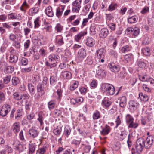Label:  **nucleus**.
<instances>
[{"instance_id": "28", "label": "nucleus", "mask_w": 154, "mask_h": 154, "mask_svg": "<svg viewBox=\"0 0 154 154\" xmlns=\"http://www.w3.org/2000/svg\"><path fill=\"white\" fill-rule=\"evenodd\" d=\"M28 89L30 94L34 95L35 93L34 86L31 83H28L27 85Z\"/></svg>"}, {"instance_id": "7", "label": "nucleus", "mask_w": 154, "mask_h": 154, "mask_svg": "<svg viewBox=\"0 0 154 154\" xmlns=\"http://www.w3.org/2000/svg\"><path fill=\"white\" fill-rule=\"evenodd\" d=\"M109 66L110 70L113 72H118L120 70V66L117 64H115L113 63H109Z\"/></svg>"}, {"instance_id": "32", "label": "nucleus", "mask_w": 154, "mask_h": 154, "mask_svg": "<svg viewBox=\"0 0 154 154\" xmlns=\"http://www.w3.org/2000/svg\"><path fill=\"white\" fill-rule=\"evenodd\" d=\"M110 131V128L109 126H106L101 131V134L102 135H105L109 134Z\"/></svg>"}, {"instance_id": "2", "label": "nucleus", "mask_w": 154, "mask_h": 154, "mask_svg": "<svg viewBox=\"0 0 154 154\" xmlns=\"http://www.w3.org/2000/svg\"><path fill=\"white\" fill-rule=\"evenodd\" d=\"M101 88L102 91L106 94L110 95H113L115 92V90L114 87L109 84L103 83L101 85Z\"/></svg>"}, {"instance_id": "33", "label": "nucleus", "mask_w": 154, "mask_h": 154, "mask_svg": "<svg viewBox=\"0 0 154 154\" xmlns=\"http://www.w3.org/2000/svg\"><path fill=\"white\" fill-rule=\"evenodd\" d=\"M118 7V5L116 3H112L109 6L108 10L111 12L117 9Z\"/></svg>"}, {"instance_id": "25", "label": "nucleus", "mask_w": 154, "mask_h": 154, "mask_svg": "<svg viewBox=\"0 0 154 154\" xmlns=\"http://www.w3.org/2000/svg\"><path fill=\"white\" fill-rule=\"evenodd\" d=\"M126 102L127 99L125 97L122 96L121 97L119 102L120 107L122 108H124L126 106Z\"/></svg>"}, {"instance_id": "22", "label": "nucleus", "mask_w": 154, "mask_h": 154, "mask_svg": "<svg viewBox=\"0 0 154 154\" xmlns=\"http://www.w3.org/2000/svg\"><path fill=\"white\" fill-rule=\"evenodd\" d=\"M14 70V67L13 66H7L5 67L4 72L6 73H11Z\"/></svg>"}, {"instance_id": "19", "label": "nucleus", "mask_w": 154, "mask_h": 154, "mask_svg": "<svg viewBox=\"0 0 154 154\" xmlns=\"http://www.w3.org/2000/svg\"><path fill=\"white\" fill-rule=\"evenodd\" d=\"M56 42L57 45L61 46L64 44L63 37L61 35H57L56 36Z\"/></svg>"}, {"instance_id": "60", "label": "nucleus", "mask_w": 154, "mask_h": 154, "mask_svg": "<svg viewBox=\"0 0 154 154\" xmlns=\"http://www.w3.org/2000/svg\"><path fill=\"white\" fill-rule=\"evenodd\" d=\"M108 27L112 31H114L116 27V24L114 23H110L108 24Z\"/></svg>"}, {"instance_id": "45", "label": "nucleus", "mask_w": 154, "mask_h": 154, "mask_svg": "<svg viewBox=\"0 0 154 154\" xmlns=\"http://www.w3.org/2000/svg\"><path fill=\"white\" fill-rule=\"evenodd\" d=\"M143 53L146 56H149L150 54V50L149 48H143L142 49Z\"/></svg>"}, {"instance_id": "21", "label": "nucleus", "mask_w": 154, "mask_h": 154, "mask_svg": "<svg viewBox=\"0 0 154 154\" xmlns=\"http://www.w3.org/2000/svg\"><path fill=\"white\" fill-rule=\"evenodd\" d=\"M28 132L30 135V137L34 138L36 137L39 133L37 130L34 129H31L29 130Z\"/></svg>"}, {"instance_id": "16", "label": "nucleus", "mask_w": 154, "mask_h": 154, "mask_svg": "<svg viewBox=\"0 0 154 154\" xmlns=\"http://www.w3.org/2000/svg\"><path fill=\"white\" fill-rule=\"evenodd\" d=\"M29 8V6L27 3L26 0L24 1L23 3L20 7V9L21 11L24 13L26 12V10Z\"/></svg>"}, {"instance_id": "62", "label": "nucleus", "mask_w": 154, "mask_h": 154, "mask_svg": "<svg viewBox=\"0 0 154 154\" xmlns=\"http://www.w3.org/2000/svg\"><path fill=\"white\" fill-rule=\"evenodd\" d=\"M127 10V8L126 7H122L119 11V14L121 15H124Z\"/></svg>"}, {"instance_id": "46", "label": "nucleus", "mask_w": 154, "mask_h": 154, "mask_svg": "<svg viewBox=\"0 0 154 154\" xmlns=\"http://www.w3.org/2000/svg\"><path fill=\"white\" fill-rule=\"evenodd\" d=\"M150 42V39L147 36H144L142 42V44L144 45H148Z\"/></svg>"}, {"instance_id": "39", "label": "nucleus", "mask_w": 154, "mask_h": 154, "mask_svg": "<svg viewBox=\"0 0 154 154\" xmlns=\"http://www.w3.org/2000/svg\"><path fill=\"white\" fill-rule=\"evenodd\" d=\"M58 56L55 55L54 54H51L49 56V61L52 62L53 60L57 61L58 60Z\"/></svg>"}, {"instance_id": "31", "label": "nucleus", "mask_w": 154, "mask_h": 154, "mask_svg": "<svg viewBox=\"0 0 154 154\" xmlns=\"http://www.w3.org/2000/svg\"><path fill=\"white\" fill-rule=\"evenodd\" d=\"M72 85L70 86V90L71 91H73L77 88L79 85V82L77 81H73L71 82Z\"/></svg>"}, {"instance_id": "23", "label": "nucleus", "mask_w": 154, "mask_h": 154, "mask_svg": "<svg viewBox=\"0 0 154 154\" xmlns=\"http://www.w3.org/2000/svg\"><path fill=\"white\" fill-rule=\"evenodd\" d=\"M63 111V109L62 108H60L59 109H54L53 111V112L55 116L57 117L60 116H62V114Z\"/></svg>"}, {"instance_id": "41", "label": "nucleus", "mask_w": 154, "mask_h": 154, "mask_svg": "<svg viewBox=\"0 0 154 154\" xmlns=\"http://www.w3.org/2000/svg\"><path fill=\"white\" fill-rule=\"evenodd\" d=\"M71 128L69 126L66 127L64 128V133L67 137H68L70 134Z\"/></svg>"}, {"instance_id": "48", "label": "nucleus", "mask_w": 154, "mask_h": 154, "mask_svg": "<svg viewBox=\"0 0 154 154\" xmlns=\"http://www.w3.org/2000/svg\"><path fill=\"white\" fill-rule=\"evenodd\" d=\"M21 64L22 65H26L28 63V60L26 58L22 57L20 59Z\"/></svg>"}, {"instance_id": "27", "label": "nucleus", "mask_w": 154, "mask_h": 154, "mask_svg": "<svg viewBox=\"0 0 154 154\" xmlns=\"http://www.w3.org/2000/svg\"><path fill=\"white\" fill-rule=\"evenodd\" d=\"M132 47L130 45H126L122 48L121 51L122 53H125L130 51Z\"/></svg>"}, {"instance_id": "50", "label": "nucleus", "mask_w": 154, "mask_h": 154, "mask_svg": "<svg viewBox=\"0 0 154 154\" xmlns=\"http://www.w3.org/2000/svg\"><path fill=\"white\" fill-rule=\"evenodd\" d=\"M61 131V127H57L56 129L53 130V132L55 135H57L60 134Z\"/></svg>"}, {"instance_id": "36", "label": "nucleus", "mask_w": 154, "mask_h": 154, "mask_svg": "<svg viewBox=\"0 0 154 154\" xmlns=\"http://www.w3.org/2000/svg\"><path fill=\"white\" fill-rule=\"evenodd\" d=\"M124 59L127 62L132 61L133 59V56L132 54H127L124 56Z\"/></svg>"}, {"instance_id": "47", "label": "nucleus", "mask_w": 154, "mask_h": 154, "mask_svg": "<svg viewBox=\"0 0 154 154\" xmlns=\"http://www.w3.org/2000/svg\"><path fill=\"white\" fill-rule=\"evenodd\" d=\"M40 21L39 19V18L38 17L36 18L35 19L34 21L35 28H38L40 26Z\"/></svg>"}, {"instance_id": "51", "label": "nucleus", "mask_w": 154, "mask_h": 154, "mask_svg": "<svg viewBox=\"0 0 154 154\" xmlns=\"http://www.w3.org/2000/svg\"><path fill=\"white\" fill-rule=\"evenodd\" d=\"M85 63L88 65H91L93 63V60L91 57H88L85 60Z\"/></svg>"}, {"instance_id": "15", "label": "nucleus", "mask_w": 154, "mask_h": 154, "mask_svg": "<svg viewBox=\"0 0 154 154\" xmlns=\"http://www.w3.org/2000/svg\"><path fill=\"white\" fill-rule=\"evenodd\" d=\"M143 147V146H137V145H135V148H132V153H135L137 152L138 154H140L142 151Z\"/></svg>"}, {"instance_id": "3", "label": "nucleus", "mask_w": 154, "mask_h": 154, "mask_svg": "<svg viewBox=\"0 0 154 154\" xmlns=\"http://www.w3.org/2000/svg\"><path fill=\"white\" fill-rule=\"evenodd\" d=\"M10 110V106L8 104H5L0 109V115L2 117H4L8 114Z\"/></svg>"}, {"instance_id": "18", "label": "nucleus", "mask_w": 154, "mask_h": 154, "mask_svg": "<svg viewBox=\"0 0 154 154\" xmlns=\"http://www.w3.org/2000/svg\"><path fill=\"white\" fill-rule=\"evenodd\" d=\"M138 20V17L135 15L132 16H129L127 19V21L129 23L133 24L137 22Z\"/></svg>"}, {"instance_id": "44", "label": "nucleus", "mask_w": 154, "mask_h": 154, "mask_svg": "<svg viewBox=\"0 0 154 154\" xmlns=\"http://www.w3.org/2000/svg\"><path fill=\"white\" fill-rule=\"evenodd\" d=\"M93 119L94 120H97L100 117V112L98 111H95L92 115Z\"/></svg>"}, {"instance_id": "53", "label": "nucleus", "mask_w": 154, "mask_h": 154, "mask_svg": "<svg viewBox=\"0 0 154 154\" xmlns=\"http://www.w3.org/2000/svg\"><path fill=\"white\" fill-rule=\"evenodd\" d=\"M12 45L17 49H20V42L18 40L15 41L13 43Z\"/></svg>"}, {"instance_id": "63", "label": "nucleus", "mask_w": 154, "mask_h": 154, "mask_svg": "<svg viewBox=\"0 0 154 154\" xmlns=\"http://www.w3.org/2000/svg\"><path fill=\"white\" fill-rule=\"evenodd\" d=\"M105 14L106 15V22H109L113 18V16L111 14Z\"/></svg>"}, {"instance_id": "64", "label": "nucleus", "mask_w": 154, "mask_h": 154, "mask_svg": "<svg viewBox=\"0 0 154 154\" xmlns=\"http://www.w3.org/2000/svg\"><path fill=\"white\" fill-rule=\"evenodd\" d=\"M9 38L10 41L14 42L16 41L15 40L16 39V37L15 34L13 33H11L9 35Z\"/></svg>"}, {"instance_id": "34", "label": "nucleus", "mask_w": 154, "mask_h": 154, "mask_svg": "<svg viewBox=\"0 0 154 154\" xmlns=\"http://www.w3.org/2000/svg\"><path fill=\"white\" fill-rule=\"evenodd\" d=\"M57 77L56 76H51L50 79V85H55L57 81Z\"/></svg>"}, {"instance_id": "59", "label": "nucleus", "mask_w": 154, "mask_h": 154, "mask_svg": "<svg viewBox=\"0 0 154 154\" xmlns=\"http://www.w3.org/2000/svg\"><path fill=\"white\" fill-rule=\"evenodd\" d=\"M55 29L58 32H61L63 29V26L60 24L58 23L57 24Z\"/></svg>"}, {"instance_id": "11", "label": "nucleus", "mask_w": 154, "mask_h": 154, "mask_svg": "<svg viewBox=\"0 0 154 154\" xmlns=\"http://www.w3.org/2000/svg\"><path fill=\"white\" fill-rule=\"evenodd\" d=\"M105 50L103 48H102L98 49L96 51V57L99 59L103 58L104 57Z\"/></svg>"}, {"instance_id": "20", "label": "nucleus", "mask_w": 154, "mask_h": 154, "mask_svg": "<svg viewBox=\"0 0 154 154\" xmlns=\"http://www.w3.org/2000/svg\"><path fill=\"white\" fill-rule=\"evenodd\" d=\"M46 14L49 17H52L54 16V13L52 11V8L51 6L48 7L45 10Z\"/></svg>"}, {"instance_id": "30", "label": "nucleus", "mask_w": 154, "mask_h": 154, "mask_svg": "<svg viewBox=\"0 0 154 154\" xmlns=\"http://www.w3.org/2000/svg\"><path fill=\"white\" fill-rule=\"evenodd\" d=\"M125 120L126 123L128 124L134 121V119L131 115L127 114L125 116Z\"/></svg>"}, {"instance_id": "49", "label": "nucleus", "mask_w": 154, "mask_h": 154, "mask_svg": "<svg viewBox=\"0 0 154 154\" xmlns=\"http://www.w3.org/2000/svg\"><path fill=\"white\" fill-rule=\"evenodd\" d=\"M149 12V7L147 6H144L141 10L140 11L141 13L144 14L147 13Z\"/></svg>"}, {"instance_id": "43", "label": "nucleus", "mask_w": 154, "mask_h": 154, "mask_svg": "<svg viewBox=\"0 0 154 154\" xmlns=\"http://www.w3.org/2000/svg\"><path fill=\"white\" fill-rule=\"evenodd\" d=\"M115 122L116 123V125L114 127L115 129L117 128L118 126L120 125L122 123L121 117L120 116H118L117 117L115 120Z\"/></svg>"}, {"instance_id": "26", "label": "nucleus", "mask_w": 154, "mask_h": 154, "mask_svg": "<svg viewBox=\"0 0 154 154\" xmlns=\"http://www.w3.org/2000/svg\"><path fill=\"white\" fill-rule=\"evenodd\" d=\"M61 75L64 79H70L72 76L71 73L68 71H64L62 72Z\"/></svg>"}, {"instance_id": "24", "label": "nucleus", "mask_w": 154, "mask_h": 154, "mask_svg": "<svg viewBox=\"0 0 154 154\" xmlns=\"http://www.w3.org/2000/svg\"><path fill=\"white\" fill-rule=\"evenodd\" d=\"M20 123L18 122H16L13 125V129L14 132L16 133L20 131Z\"/></svg>"}, {"instance_id": "6", "label": "nucleus", "mask_w": 154, "mask_h": 154, "mask_svg": "<svg viewBox=\"0 0 154 154\" xmlns=\"http://www.w3.org/2000/svg\"><path fill=\"white\" fill-rule=\"evenodd\" d=\"M86 53L85 50L84 48L79 49L77 53V57L80 60H83L86 57Z\"/></svg>"}, {"instance_id": "4", "label": "nucleus", "mask_w": 154, "mask_h": 154, "mask_svg": "<svg viewBox=\"0 0 154 154\" xmlns=\"http://www.w3.org/2000/svg\"><path fill=\"white\" fill-rule=\"evenodd\" d=\"M82 2L81 0H75L72 3V11L78 13L81 8V4Z\"/></svg>"}, {"instance_id": "37", "label": "nucleus", "mask_w": 154, "mask_h": 154, "mask_svg": "<svg viewBox=\"0 0 154 154\" xmlns=\"http://www.w3.org/2000/svg\"><path fill=\"white\" fill-rule=\"evenodd\" d=\"M56 104V101L54 100H51L48 103V106L50 110L54 108Z\"/></svg>"}, {"instance_id": "14", "label": "nucleus", "mask_w": 154, "mask_h": 154, "mask_svg": "<svg viewBox=\"0 0 154 154\" xmlns=\"http://www.w3.org/2000/svg\"><path fill=\"white\" fill-rule=\"evenodd\" d=\"M86 44L88 47H92L95 44V40L91 37H89L87 39Z\"/></svg>"}, {"instance_id": "57", "label": "nucleus", "mask_w": 154, "mask_h": 154, "mask_svg": "<svg viewBox=\"0 0 154 154\" xmlns=\"http://www.w3.org/2000/svg\"><path fill=\"white\" fill-rule=\"evenodd\" d=\"M97 74L98 75L103 77L106 75L105 71L102 69H99L97 71Z\"/></svg>"}, {"instance_id": "52", "label": "nucleus", "mask_w": 154, "mask_h": 154, "mask_svg": "<svg viewBox=\"0 0 154 154\" xmlns=\"http://www.w3.org/2000/svg\"><path fill=\"white\" fill-rule=\"evenodd\" d=\"M38 118H37V120L40 123V125H42L43 124V115L42 113L39 112L38 114Z\"/></svg>"}, {"instance_id": "54", "label": "nucleus", "mask_w": 154, "mask_h": 154, "mask_svg": "<svg viewBox=\"0 0 154 154\" xmlns=\"http://www.w3.org/2000/svg\"><path fill=\"white\" fill-rule=\"evenodd\" d=\"M139 97L140 99H142L144 101L146 102L148 101L149 97L147 96L143 95L142 93H140L139 94Z\"/></svg>"}, {"instance_id": "42", "label": "nucleus", "mask_w": 154, "mask_h": 154, "mask_svg": "<svg viewBox=\"0 0 154 154\" xmlns=\"http://www.w3.org/2000/svg\"><path fill=\"white\" fill-rule=\"evenodd\" d=\"M138 126V124L137 122L134 123V121L128 124V128H136Z\"/></svg>"}, {"instance_id": "12", "label": "nucleus", "mask_w": 154, "mask_h": 154, "mask_svg": "<svg viewBox=\"0 0 154 154\" xmlns=\"http://www.w3.org/2000/svg\"><path fill=\"white\" fill-rule=\"evenodd\" d=\"M112 104L111 102L109 100L107 97H105L102 101L101 104L104 107H109Z\"/></svg>"}, {"instance_id": "40", "label": "nucleus", "mask_w": 154, "mask_h": 154, "mask_svg": "<svg viewBox=\"0 0 154 154\" xmlns=\"http://www.w3.org/2000/svg\"><path fill=\"white\" fill-rule=\"evenodd\" d=\"M35 144H31L29 145V151L28 154H32L33 153L35 150Z\"/></svg>"}, {"instance_id": "17", "label": "nucleus", "mask_w": 154, "mask_h": 154, "mask_svg": "<svg viewBox=\"0 0 154 154\" xmlns=\"http://www.w3.org/2000/svg\"><path fill=\"white\" fill-rule=\"evenodd\" d=\"M64 9V7L63 6L61 7H57L56 8V15L57 18H59L61 17Z\"/></svg>"}, {"instance_id": "58", "label": "nucleus", "mask_w": 154, "mask_h": 154, "mask_svg": "<svg viewBox=\"0 0 154 154\" xmlns=\"http://www.w3.org/2000/svg\"><path fill=\"white\" fill-rule=\"evenodd\" d=\"M11 76H7L3 78V82L5 84H7L10 81Z\"/></svg>"}, {"instance_id": "8", "label": "nucleus", "mask_w": 154, "mask_h": 154, "mask_svg": "<svg viewBox=\"0 0 154 154\" xmlns=\"http://www.w3.org/2000/svg\"><path fill=\"white\" fill-rule=\"evenodd\" d=\"M8 18L9 20L17 19L20 20L22 19V17L19 14H17L12 13L8 14Z\"/></svg>"}, {"instance_id": "35", "label": "nucleus", "mask_w": 154, "mask_h": 154, "mask_svg": "<svg viewBox=\"0 0 154 154\" xmlns=\"http://www.w3.org/2000/svg\"><path fill=\"white\" fill-rule=\"evenodd\" d=\"M12 85H13L16 86L20 83V80L18 77L14 76L11 79Z\"/></svg>"}, {"instance_id": "13", "label": "nucleus", "mask_w": 154, "mask_h": 154, "mask_svg": "<svg viewBox=\"0 0 154 154\" xmlns=\"http://www.w3.org/2000/svg\"><path fill=\"white\" fill-rule=\"evenodd\" d=\"M87 34V31H81L78 34L75 35V40L77 42H79L82 38L83 37Z\"/></svg>"}, {"instance_id": "55", "label": "nucleus", "mask_w": 154, "mask_h": 154, "mask_svg": "<svg viewBox=\"0 0 154 154\" xmlns=\"http://www.w3.org/2000/svg\"><path fill=\"white\" fill-rule=\"evenodd\" d=\"M139 33L140 30L137 27H135L134 28V30L133 31L132 34L133 36H135L139 34Z\"/></svg>"}, {"instance_id": "1", "label": "nucleus", "mask_w": 154, "mask_h": 154, "mask_svg": "<svg viewBox=\"0 0 154 154\" xmlns=\"http://www.w3.org/2000/svg\"><path fill=\"white\" fill-rule=\"evenodd\" d=\"M154 141V137L152 135H149L145 140L142 138L137 139L135 145L144 147L146 149H149L152 146Z\"/></svg>"}, {"instance_id": "9", "label": "nucleus", "mask_w": 154, "mask_h": 154, "mask_svg": "<svg viewBox=\"0 0 154 154\" xmlns=\"http://www.w3.org/2000/svg\"><path fill=\"white\" fill-rule=\"evenodd\" d=\"M129 105L130 109L133 110H136L139 106L138 103L133 100H130L129 102Z\"/></svg>"}, {"instance_id": "38", "label": "nucleus", "mask_w": 154, "mask_h": 154, "mask_svg": "<svg viewBox=\"0 0 154 154\" xmlns=\"http://www.w3.org/2000/svg\"><path fill=\"white\" fill-rule=\"evenodd\" d=\"M39 11V8L38 7L32 8L30 9L29 11V14L30 15H32L33 14L37 13Z\"/></svg>"}, {"instance_id": "5", "label": "nucleus", "mask_w": 154, "mask_h": 154, "mask_svg": "<svg viewBox=\"0 0 154 154\" xmlns=\"http://www.w3.org/2000/svg\"><path fill=\"white\" fill-rule=\"evenodd\" d=\"M42 85L39 83L37 86L38 95L37 96L36 95H35V96L36 98H39L40 97L43 96L45 93V92L44 89L45 86Z\"/></svg>"}, {"instance_id": "29", "label": "nucleus", "mask_w": 154, "mask_h": 154, "mask_svg": "<svg viewBox=\"0 0 154 154\" xmlns=\"http://www.w3.org/2000/svg\"><path fill=\"white\" fill-rule=\"evenodd\" d=\"M18 57L16 55L11 54L9 57V62L10 63H16L17 61Z\"/></svg>"}, {"instance_id": "61", "label": "nucleus", "mask_w": 154, "mask_h": 154, "mask_svg": "<svg viewBox=\"0 0 154 154\" xmlns=\"http://www.w3.org/2000/svg\"><path fill=\"white\" fill-rule=\"evenodd\" d=\"M139 79L141 81L147 82L146 80H148V77L146 75H145L143 76L139 75Z\"/></svg>"}, {"instance_id": "10", "label": "nucleus", "mask_w": 154, "mask_h": 154, "mask_svg": "<svg viewBox=\"0 0 154 154\" xmlns=\"http://www.w3.org/2000/svg\"><path fill=\"white\" fill-rule=\"evenodd\" d=\"M109 33V30L106 28H104L101 29L100 31L99 35L102 38H105L108 35Z\"/></svg>"}, {"instance_id": "56", "label": "nucleus", "mask_w": 154, "mask_h": 154, "mask_svg": "<svg viewBox=\"0 0 154 154\" xmlns=\"http://www.w3.org/2000/svg\"><path fill=\"white\" fill-rule=\"evenodd\" d=\"M127 132L125 130H123L121 131L120 134V138L122 140H123L127 136Z\"/></svg>"}]
</instances>
